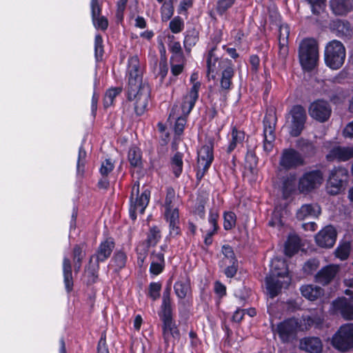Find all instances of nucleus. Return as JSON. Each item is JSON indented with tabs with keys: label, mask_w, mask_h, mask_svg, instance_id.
Listing matches in <instances>:
<instances>
[{
	"label": "nucleus",
	"mask_w": 353,
	"mask_h": 353,
	"mask_svg": "<svg viewBox=\"0 0 353 353\" xmlns=\"http://www.w3.org/2000/svg\"><path fill=\"white\" fill-rule=\"evenodd\" d=\"M270 274L266 277V288L271 298L279 293L282 288H287L291 281L285 262L275 258L271 261Z\"/></svg>",
	"instance_id": "nucleus-1"
},
{
	"label": "nucleus",
	"mask_w": 353,
	"mask_h": 353,
	"mask_svg": "<svg viewBox=\"0 0 353 353\" xmlns=\"http://www.w3.org/2000/svg\"><path fill=\"white\" fill-rule=\"evenodd\" d=\"M214 48L209 52L207 59L208 73L217 72L219 70L223 69L221 79V87L223 90H230L232 85V79L234 76V70L232 62L228 59L219 60L214 54Z\"/></svg>",
	"instance_id": "nucleus-2"
},
{
	"label": "nucleus",
	"mask_w": 353,
	"mask_h": 353,
	"mask_svg": "<svg viewBox=\"0 0 353 353\" xmlns=\"http://www.w3.org/2000/svg\"><path fill=\"white\" fill-rule=\"evenodd\" d=\"M299 58L303 70L310 71L318 64L319 60V43L312 38L301 41L299 48Z\"/></svg>",
	"instance_id": "nucleus-3"
},
{
	"label": "nucleus",
	"mask_w": 353,
	"mask_h": 353,
	"mask_svg": "<svg viewBox=\"0 0 353 353\" xmlns=\"http://www.w3.org/2000/svg\"><path fill=\"white\" fill-rule=\"evenodd\" d=\"M150 97V89L148 83L127 87V98L137 115H142L147 110Z\"/></svg>",
	"instance_id": "nucleus-4"
},
{
	"label": "nucleus",
	"mask_w": 353,
	"mask_h": 353,
	"mask_svg": "<svg viewBox=\"0 0 353 353\" xmlns=\"http://www.w3.org/2000/svg\"><path fill=\"white\" fill-rule=\"evenodd\" d=\"M346 50L344 45L338 40L328 42L324 50L325 65L332 70H338L345 62Z\"/></svg>",
	"instance_id": "nucleus-5"
},
{
	"label": "nucleus",
	"mask_w": 353,
	"mask_h": 353,
	"mask_svg": "<svg viewBox=\"0 0 353 353\" xmlns=\"http://www.w3.org/2000/svg\"><path fill=\"white\" fill-rule=\"evenodd\" d=\"M150 197V192L145 190L139 194V183L136 182L132 189L130 199V216L132 220L137 219V214H143L148 205Z\"/></svg>",
	"instance_id": "nucleus-6"
},
{
	"label": "nucleus",
	"mask_w": 353,
	"mask_h": 353,
	"mask_svg": "<svg viewBox=\"0 0 353 353\" xmlns=\"http://www.w3.org/2000/svg\"><path fill=\"white\" fill-rule=\"evenodd\" d=\"M307 120L305 110L297 105L292 108L287 119V125L292 137H296L303 132Z\"/></svg>",
	"instance_id": "nucleus-7"
},
{
	"label": "nucleus",
	"mask_w": 353,
	"mask_h": 353,
	"mask_svg": "<svg viewBox=\"0 0 353 353\" xmlns=\"http://www.w3.org/2000/svg\"><path fill=\"white\" fill-rule=\"evenodd\" d=\"M332 345L339 351L346 352L353 347V323L341 325L332 339Z\"/></svg>",
	"instance_id": "nucleus-8"
},
{
	"label": "nucleus",
	"mask_w": 353,
	"mask_h": 353,
	"mask_svg": "<svg viewBox=\"0 0 353 353\" xmlns=\"http://www.w3.org/2000/svg\"><path fill=\"white\" fill-rule=\"evenodd\" d=\"M347 170L342 167L334 168L330 172L327 183V190L332 195L339 194L343 189V183L347 178Z\"/></svg>",
	"instance_id": "nucleus-9"
},
{
	"label": "nucleus",
	"mask_w": 353,
	"mask_h": 353,
	"mask_svg": "<svg viewBox=\"0 0 353 353\" xmlns=\"http://www.w3.org/2000/svg\"><path fill=\"white\" fill-rule=\"evenodd\" d=\"M143 66L137 56L129 58L128 62L127 77L128 86L146 84L143 82Z\"/></svg>",
	"instance_id": "nucleus-10"
},
{
	"label": "nucleus",
	"mask_w": 353,
	"mask_h": 353,
	"mask_svg": "<svg viewBox=\"0 0 353 353\" xmlns=\"http://www.w3.org/2000/svg\"><path fill=\"white\" fill-rule=\"evenodd\" d=\"M323 174L319 170L305 172L299 179V190L301 192H309L319 188L323 183Z\"/></svg>",
	"instance_id": "nucleus-11"
},
{
	"label": "nucleus",
	"mask_w": 353,
	"mask_h": 353,
	"mask_svg": "<svg viewBox=\"0 0 353 353\" xmlns=\"http://www.w3.org/2000/svg\"><path fill=\"white\" fill-rule=\"evenodd\" d=\"M276 118L274 113H268L263 119V134L264 142L263 149L265 152H270L273 148V143L275 139L274 130Z\"/></svg>",
	"instance_id": "nucleus-12"
},
{
	"label": "nucleus",
	"mask_w": 353,
	"mask_h": 353,
	"mask_svg": "<svg viewBox=\"0 0 353 353\" xmlns=\"http://www.w3.org/2000/svg\"><path fill=\"white\" fill-rule=\"evenodd\" d=\"M311 117L319 122L326 121L331 115V108L329 103L323 100H317L312 103L309 107Z\"/></svg>",
	"instance_id": "nucleus-13"
},
{
	"label": "nucleus",
	"mask_w": 353,
	"mask_h": 353,
	"mask_svg": "<svg viewBox=\"0 0 353 353\" xmlns=\"http://www.w3.org/2000/svg\"><path fill=\"white\" fill-rule=\"evenodd\" d=\"M299 332V320L289 319L277 325L276 332L283 342H288Z\"/></svg>",
	"instance_id": "nucleus-14"
},
{
	"label": "nucleus",
	"mask_w": 353,
	"mask_h": 353,
	"mask_svg": "<svg viewBox=\"0 0 353 353\" xmlns=\"http://www.w3.org/2000/svg\"><path fill=\"white\" fill-rule=\"evenodd\" d=\"M336 236V229L332 225H327L316 234L315 241L321 248H330L335 244Z\"/></svg>",
	"instance_id": "nucleus-15"
},
{
	"label": "nucleus",
	"mask_w": 353,
	"mask_h": 353,
	"mask_svg": "<svg viewBox=\"0 0 353 353\" xmlns=\"http://www.w3.org/2000/svg\"><path fill=\"white\" fill-rule=\"evenodd\" d=\"M303 158L299 152L289 148L282 152L279 163L281 167L290 169L303 165Z\"/></svg>",
	"instance_id": "nucleus-16"
},
{
	"label": "nucleus",
	"mask_w": 353,
	"mask_h": 353,
	"mask_svg": "<svg viewBox=\"0 0 353 353\" xmlns=\"http://www.w3.org/2000/svg\"><path fill=\"white\" fill-rule=\"evenodd\" d=\"M163 322V336L165 341L176 339L179 337V331L175 322L172 320V312L161 314Z\"/></svg>",
	"instance_id": "nucleus-17"
},
{
	"label": "nucleus",
	"mask_w": 353,
	"mask_h": 353,
	"mask_svg": "<svg viewBox=\"0 0 353 353\" xmlns=\"http://www.w3.org/2000/svg\"><path fill=\"white\" fill-rule=\"evenodd\" d=\"M214 159L213 147L211 143L204 145L198 151L197 167L208 170Z\"/></svg>",
	"instance_id": "nucleus-18"
},
{
	"label": "nucleus",
	"mask_w": 353,
	"mask_h": 353,
	"mask_svg": "<svg viewBox=\"0 0 353 353\" xmlns=\"http://www.w3.org/2000/svg\"><path fill=\"white\" fill-rule=\"evenodd\" d=\"M332 310L334 313H340L346 320H353V305L345 298H339L333 301Z\"/></svg>",
	"instance_id": "nucleus-19"
},
{
	"label": "nucleus",
	"mask_w": 353,
	"mask_h": 353,
	"mask_svg": "<svg viewBox=\"0 0 353 353\" xmlns=\"http://www.w3.org/2000/svg\"><path fill=\"white\" fill-rule=\"evenodd\" d=\"M328 161H345L353 158V147L336 146L327 154Z\"/></svg>",
	"instance_id": "nucleus-20"
},
{
	"label": "nucleus",
	"mask_w": 353,
	"mask_h": 353,
	"mask_svg": "<svg viewBox=\"0 0 353 353\" xmlns=\"http://www.w3.org/2000/svg\"><path fill=\"white\" fill-rule=\"evenodd\" d=\"M166 221L169 223L170 235L176 236L181 233V229L179 226V216L176 208H166L165 212Z\"/></svg>",
	"instance_id": "nucleus-21"
},
{
	"label": "nucleus",
	"mask_w": 353,
	"mask_h": 353,
	"mask_svg": "<svg viewBox=\"0 0 353 353\" xmlns=\"http://www.w3.org/2000/svg\"><path fill=\"white\" fill-rule=\"evenodd\" d=\"M339 270L337 265H329L322 268L316 275L317 282L323 285L329 283Z\"/></svg>",
	"instance_id": "nucleus-22"
},
{
	"label": "nucleus",
	"mask_w": 353,
	"mask_h": 353,
	"mask_svg": "<svg viewBox=\"0 0 353 353\" xmlns=\"http://www.w3.org/2000/svg\"><path fill=\"white\" fill-rule=\"evenodd\" d=\"M321 213V208L317 204L303 205L296 212V217L299 220L316 217Z\"/></svg>",
	"instance_id": "nucleus-23"
},
{
	"label": "nucleus",
	"mask_w": 353,
	"mask_h": 353,
	"mask_svg": "<svg viewBox=\"0 0 353 353\" xmlns=\"http://www.w3.org/2000/svg\"><path fill=\"white\" fill-rule=\"evenodd\" d=\"M186 117L179 113V108L178 106H174L171 110L170 114V119L176 120L174 124V132L175 134L178 136H180L184 130L185 125L186 124Z\"/></svg>",
	"instance_id": "nucleus-24"
},
{
	"label": "nucleus",
	"mask_w": 353,
	"mask_h": 353,
	"mask_svg": "<svg viewBox=\"0 0 353 353\" xmlns=\"http://www.w3.org/2000/svg\"><path fill=\"white\" fill-rule=\"evenodd\" d=\"M301 348L309 353H321L322 350V343L317 337L305 338L301 341Z\"/></svg>",
	"instance_id": "nucleus-25"
},
{
	"label": "nucleus",
	"mask_w": 353,
	"mask_h": 353,
	"mask_svg": "<svg viewBox=\"0 0 353 353\" xmlns=\"http://www.w3.org/2000/svg\"><path fill=\"white\" fill-rule=\"evenodd\" d=\"M330 8L336 15H345L352 10L350 0H330Z\"/></svg>",
	"instance_id": "nucleus-26"
},
{
	"label": "nucleus",
	"mask_w": 353,
	"mask_h": 353,
	"mask_svg": "<svg viewBox=\"0 0 353 353\" xmlns=\"http://www.w3.org/2000/svg\"><path fill=\"white\" fill-rule=\"evenodd\" d=\"M114 248V242L112 239H107L102 242L97 253V259L98 261H105L111 254Z\"/></svg>",
	"instance_id": "nucleus-27"
},
{
	"label": "nucleus",
	"mask_w": 353,
	"mask_h": 353,
	"mask_svg": "<svg viewBox=\"0 0 353 353\" xmlns=\"http://www.w3.org/2000/svg\"><path fill=\"white\" fill-rule=\"evenodd\" d=\"M165 266L164 256L161 253L154 254L152 256L151 264L150 267V274L157 276L163 270Z\"/></svg>",
	"instance_id": "nucleus-28"
},
{
	"label": "nucleus",
	"mask_w": 353,
	"mask_h": 353,
	"mask_svg": "<svg viewBox=\"0 0 353 353\" xmlns=\"http://www.w3.org/2000/svg\"><path fill=\"white\" fill-rule=\"evenodd\" d=\"M199 97V93L196 92V97L192 95V91H189L188 93L183 97V101L181 105V114L184 116H188L192 108Z\"/></svg>",
	"instance_id": "nucleus-29"
},
{
	"label": "nucleus",
	"mask_w": 353,
	"mask_h": 353,
	"mask_svg": "<svg viewBox=\"0 0 353 353\" xmlns=\"http://www.w3.org/2000/svg\"><path fill=\"white\" fill-rule=\"evenodd\" d=\"M301 294L310 301H314L323 293L321 288L314 285H305L301 288Z\"/></svg>",
	"instance_id": "nucleus-30"
},
{
	"label": "nucleus",
	"mask_w": 353,
	"mask_h": 353,
	"mask_svg": "<svg viewBox=\"0 0 353 353\" xmlns=\"http://www.w3.org/2000/svg\"><path fill=\"white\" fill-rule=\"evenodd\" d=\"M331 27L339 37H347L351 34V26L347 21L336 20L332 22Z\"/></svg>",
	"instance_id": "nucleus-31"
},
{
	"label": "nucleus",
	"mask_w": 353,
	"mask_h": 353,
	"mask_svg": "<svg viewBox=\"0 0 353 353\" xmlns=\"http://www.w3.org/2000/svg\"><path fill=\"white\" fill-rule=\"evenodd\" d=\"M63 272L64 283L66 290L69 292L72 290L73 281L72 276V268L70 260L64 257L63 262Z\"/></svg>",
	"instance_id": "nucleus-32"
},
{
	"label": "nucleus",
	"mask_w": 353,
	"mask_h": 353,
	"mask_svg": "<svg viewBox=\"0 0 353 353\" xmlns=\"http://www.w3.org/2000/svg\"><path fill=\"white\" fill-rule=\"evenodd\" d=\"M323 319L316 316H305L299 321V331H304L312 326L319 327L322 324Z\"/></svg>",
	"instance_id": "nucleus-33"
},
{
	"label": "nucleus",
	"mask_w": 353,
	"mask_h": 353,
	"mask_svg": "<svg viewBox=\"0 0 353 353\" xmlns=\"http://www.w3.org/2000/svg\"><path fill=\"white\" fill-rule=\"evenodd\" d=\"M300 248V239L296 235H290L285 243V253L291 256L298 252Z\"/></svg>",
	"instance_id": "nucleus-34"
},
{
	"label": "nucleus",
	"mask_w": 353,
	"mask_h": 353,
	"mask_svg": "<svg viewBox=\"0 0 353 353\" xmlns=\"http://www.w3.org/2000/svg\"><path fill=\"white\" fill-rule=\"evenodd\" d=\"M232 139L230 141L228 152H231L233 151L238 145L241 144L244 140L245 134L243 131L238 130L235 127L232 130L231 132Z\"/></svg>",
	"instance_id": "nucleus-35"
},
{
	"label": "nucleus",
	"mask_w": 353,
	"mask_h": 353,
	"mask_svg": "<svg viewBox=\"0 0 353 353\" xmlns=\"http://www.w3.org/2000/svg\"><path fill=\"white\" fill-rule=\"evenodd\" d=\"M128 158L132 167L139 168L141 166V152L139 148L131 147L128 151Z\"/></svg>",
	"instance_id": "nucleus-36"
},
{
	"label": "nucleus",
	"mask_w": 353,
	"mask_h": 353,
	"mask_svg": "<svg viewBox=\"0 0 353 353\" xmlns=\"http://www.w3.org/2000/svg\"><path fill=\"white\" fill-rule=\"evenodd\" d=\"M287 214V210L281 207L276 206L272 212V216L269 224L273 227H280L283 225V217Z\"/></svg>",
	"instance_id": "nucleus-37"
},
{
	"label": "nucleus",
	"mask_w": 353,
	"mask_h": 353,
	"mask_svg": "<svg viewBox=\"0 0 353 353\" xmlns=\"http://www.w3.org/2000/svg\"><path fill=\"white\" fill-rule=\"evenodd\" d=\"M279 41L281 49L285 52L287 51L286 44L290 34V28L287 24H281L279 26Z\"/></svg>",
	"instance_id": "nucleus-38"
},
{
	"label": "nucleus",
	"mask_w": 353,
	"mask_h": 353,
	"mask_svg": "<svg viewBox=\"0 0 353 353\" xmlns=\"http://www.w3.org/2000/svg\"><path fill=\"white\" fill-rule=\"evenodd\" d=\"M171 168L176 177H179L183 170V154L176 153L172 159Z\"/></svg>",
	"instance_id": "nucleus-39"
},
{
	"label": "nucleus",
	"mask_w": 353,
	"mask_h": 353,
	"mask_svg": "<svg viewBox=\"0 0 353 353\" xmlns=\"http://www.w3.org/2000/svg\"><path fill=\"white\" fill-rule=\"evenodd\" d=\"M174 289L178 298L182 299L186 297L190 290V284L187 281H178L174 283Z\"/></svg>",
	"instance_id": "nucleus-40"
},
{
	"label": "nucleus",
	"mask_w": 353,
	"mask_h": 353,
	"mask_svg": "<svg viewBox=\"0 0 353 353\" xmlns=\"http://www.w3.org/2000/svg\"><path fill=\"white\" fill-rule=\"evenodd\" d=\"M122 88L120 87L112 88L108 90L103 99L104 107L108 108L112 105L115 97L120 94Z\"/></svg>",
	"instance_id": "nucleus-41"
},
{
	"label": "nucleus",
	"mask_w": 353,
	"mask_h": 353,
	"mask_svg": "<svg viewBox=\"0 0 353 353\" xmlns=\"http://www.w3.org/2000/svg\"><path fill=\"white\" fill-rule=\"evenodd\" d=\"M126 260V254L123 251H118L112 259L110 265L114 267L116 270H119L125 265Z\"/></svg>",
	"instance_id": "nucleus-42"
},
{
	"label": "nucleus",
	"mask_w": 353,
	"mask_h": 353,
	"mask_svg": "<svg viewBox=\"0 0 353 353\" xmlns=\"http://www.w3.org/2000/svg\"><path fill=\"white\" fill-rule=\"evenodd\" d=\"M350 252V243L349 242H343L339 243L335 250V256L341 260H345Z\"/></svg>",
	"instance_id": "nucleus-43"
},
{
	"label": "nucleus",
	"mask_w": 353,
	"mask_h": 353,
	"mask_svg": "<svg viewBox=\"0 0 353 353\" xmlns=\"http://www.w3.org/2000/svg\"><path fill=\"white\" fill-rule=\"evenodd\" d=\"M314 14H320L326 6V0H306Z\"/></svg>",
	"instance_id": "nucleus-44"
},
{
	"label": "nucleus",
	"mask_w": 353,
	"mask_h": 353,
	"mask_svg": "<svg viewBox=\"0 0 353 353\" xmlns=\"http://www.w3.org/2000/svg\"><path fill=\"white\" fill-rule=\"evenodd\" d=\"M174 14V8L172 2H163L161 8V19L167 21L171 19Z\"/></svg>",
	"instance_id": "nucleus-45"
},
{
	"label": "nucleus",
	"mask_w": 353,
	"mask_h": 353,
	"mask_svg": "<svg viewBox=\"0 0 353 353\" xmlns=\"http://www.w3.org/2000/svg\"><path fill=\"white\" fill-rule=\"evenodd\" d=\"M169 28L174 34L181 32L184 28L183 19L179 16L174 17L170 22Z\"/></svg>",
	"instance_id": "nucleus-46"
},
{
	"label": "nucleus",
	"mask_w": 353,
	"mask_h": 353,
	"mask_svg": "<svg viewBox=\"0 0 353 353\" xmlns=\"http://www.w3.org/2000/svg\"><path fill=\"white\" fill-rule=\"evenodd\" d=\"M222 253L224 256L221 261L223 265H228L229 261H234L236 260L232 248L229 245H223L222 247Z\"/></svg>",
	"instance_id": "nucleus-47"
},
{
	"label": "nucleus",
	"mask_w": 353,
	"mask_h": 353,
	"mask_svg": "<svg viewBox=\"0 0 353 353\" xmlns=\"http://www.w3.org/2000/svg\"><path fill=\"white\" fill-rule=\"evenodd\" d=\"M170 294V289L169 288H168L163 292L161 314L172 312V307H171Z\"/></svg>",
	"instance_id": "nucleus-48"
},
{
	"label": "nucleus",
	"mask_w": 353,
	"mask_h": 353,
	"mask_svg": "<svg viewBox=\"0 0 353 353\" xmlns=\"http://www.w3.org/2000/svg\"><path fill=\"white\" fill-rule=\"evenodd\" d=\"M223 218V227L225 230H231L233 227H234L236 224V218L234 212H228L224 213Z\"/></svg>",
	"instance_id": "nucleus-49"
},
{
	"label": "nucleus",
	"mask_w": 353,
	"mask_h": 353,
	"mask_svg": "<svg viewBox=\"0 0 353 353\" xmlns=\"http://www.w3.org/2000/svg\"><path fill=\"white\" fill-rule=\"evenodd\" d=\"M94 53L97 61L101 59L103 54V39L99 34H97L94 39Z\"/></svg>",
	"instance_id": "nucleus-50"
},
{
	"label": "nucleus",
	"mask_w": 353,
	"mask_h": 353,
	"mask_svg": "<svg viewBox=\"0 0 353 353\" xmlns=\"http://www.w3.org/2000/svg\"><path fill=\"white\" fill-rule=\"evenodd\" d=\"M197 41V33L195 31L190 32L185 37L184 46L187 50H190V48L196 43Z\"/></svg>",
	"instance_id": "nucleus-51"
},
{
	"label": "nucleus",
	"mask_w": 353,
	"mask_h": 353,
	"mask_svg": "<svg viewBox=\"0 0 353 353\" xmlns=\"http://www.w3.org/2000/svg\"><path fill=\"white\" fill-rule=\"evenodd\" d=\"M161 238L160 231L157 227L150 230L148 236V243L149 245H155Z\"/></svg>",
	"instance_id": "nucleus-52"
},
{
	"label": "nucleus",
	"mask_w": 353,
	"mask_h": 353,
	"mask_svg": "<svg viewBox=\"0 0 353 353\" xmlns=\"http://www.w3.org/2000/svg\"><path fill=\"white\" fill-rule=\"evenodd\" d=\"M114 168V163L110 159H105L102 162L100 168V174L102 176H108Z\"/></svg>",
	"instance_id": "nucleus-53"
},
{
	"label": "nucleus",
	"mask_w": 353,
	"mask_h": 353,
	"mask_svg": "<svg viewBox=\"0 0 353 353\" xmlns=\"http://www.w3.org/2000/svg\"><path fill=\"white\" fill-rule=\"evenodd\" d=\"M190 83H192V87L190 90L192 91V95L196 97V92L199 93L201 88V82L199 81V74L197 72L192 74Z\"/></svg>",
	"instance_id": "nucleus-54"
},
{
	"label": "nucleus",
	"mask_w": 353,
	"mask_h": 353,
	"mask_svg": "<svg viewBox=\"0 0 353 353\" xmlns=\"http://www.w3.org/2000/svg\"><path fill=\"white\" fill-rule=\"evenodd\" d=\"M95 28L105 30L108 26V21L103 16H99L92 19Z\"/></svg>",
	"instance_id": "nucleus-55"
},
{
	"label": "nucleus",
	"mask_w": 353,
	"mask_h": 353,
	"mask_svg": "<svg viewBox=\"0 0 353 353\" xmlns=\"http://www.w3.org/2000/svg\"><path fill=\"white\" fill-rule=\"evenodd\" d=\"M319 264L320 263L319 260L316 259H312L305 263L303 269L305 273L312 274L319 268Z\"/></svg>",
	"instance_id": "nucleus-56"
},
{
	"label": "nucleus",
	"mask_w": 353,
	"mask_h": 353,
	"mask_svg": "<svg viewBox=\"0 0 353 353\" xmlns=\"http://www.w3.org/2000/svg\"><path fill=\"white\" fill-rule=\"evenodd\" d=\"M226 268L224 270L225 274L228 278H232L237 272L238 265L237 261H229L228 265H225Z\"/></svg>",
	"instance_id": "nucleus-57"
},
{
	"label": "nucleus",
	"mask_w": 353,
	"mask_h": 353,
	"mask_svg": "<svg viewBox=\"0 0 353 353\" xmlns=\"http://www.w3.org/2000/svg\"><path fill=\"white\" fill-rule=\"evenodd\" d=\"M84 254L82 252L81 248L79 245H76L74 248V261L75 262V269L78 271L81 268V261Z\"/></svg>",
	"instance_id": "nucleus-58"
},
{
	"label": "nucleus",
	"mask_w": 353,
	"mask_h": 353,
	"mask_svg": "<svg viewBox=\"0 0 353 353\" xmlns=\"http://www.w3.org/2000/svg\"><path fill=\"white\" fill-rule=\"evenodd\" d=\"M296 185L295 175H291L286 179L283 183L284 192H292L294 190Z\"/></svg>",
	"instance_id": "nucleus-59"
},
{
	"label": "nucleus",
	"mask_w": 353,
	"mask_h": 353,
	"mask_svg": "<svg viewBox=\"0 0 353 353\" xmlns=\"http://www.w3.org/2000/svg\"><path fill=\"white\" fill-rule=\"evenodd\" d=\"M92 19L101 16V6L98 0H91L90 3Z\"/></svg>",
	"instance_id": "nucleus-60"
},
{
	"label": "nucleus",
	"mask_w": 353,
	"mask_h": 353,
	"mask_svg": "<svg viewBox=\"0 0 353 353\" xmlns=\"http://www.w3.org/2000/svg\"><path fill=\"white\" fill-rule=\"evenodd\" d=\"M161 285L159 283H152L150 285V296L153 300H156L159 297V292Z\"/></svg>",
	"instance_id": "nucleus-61"
},
{
	"label": "nucleus",
	"mask_w": 353,
	"mask_h": 353,
	"mask_svg": "<svg viewBox=\"0 0 353 353\" xmlns=\"http://www.w3.org/2000/svg\"><path fill=\"white\" fill-rule=\"evenodd\" d=\"M128 0H119L117 4V19L119 21H121L123 17V12L125 9L126 4H127Z\"/></svg>",
	"instance_id": "nucleus-62"
},
{
	"label": "nucleus",
	"mask_w": 353,
	"mask_h": 353,
	"mask_svg": "<svg viewBox=\"0 0 353 353\" xmlns=\"http://www.w3.org/2000/svg\"><path fill=\"white\" fill-rule=\"evenodd\" d=\"M235 0H219L217 10L219 12H224L230 8Z\"/></svg>",
	"instance_id": "nucleus-63"
},
{
	"label": "nucleus",
	"mask_w": 353,
	"mask_h": 353,
	"mask_svg": "<svg viewBox=\"0 0 353 353\" xmlns=\"http://www.w3.org/2000/svg\"><path fill=\"white\" fill-rule=\"evenodd\" d=\"M344 283L348 288L345 290L346 295L350 296L351 300L353 301V277L347 278L344 281Z\"/></svg>",
	"instance_id": "nucleus-64"
}]
</instances>
